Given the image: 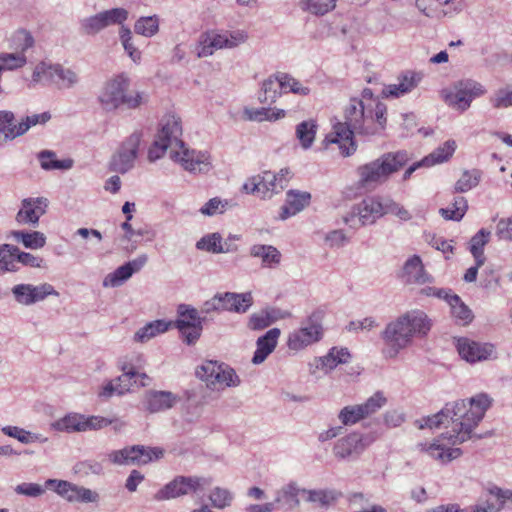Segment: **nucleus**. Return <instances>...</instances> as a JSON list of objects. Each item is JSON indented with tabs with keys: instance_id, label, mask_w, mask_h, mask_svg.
I'll use <instances>...</instances> for the list:
<instances>
[{
	"instance_id": "48",
	"label": "nucleus",
	"mask_w": 512,
	"mask_h": 512,
	"mask_svg": "<svg viewBox=\"0 0 512 512\" xmlns=\"http://www.w3.org/2000/svg\"><path fill=\"white\" fill-rule=\"evenodd\" d=\"M119 39L125 52L131 58V60L134 63H139L141 60V52L134 45L132 31L128 26L122 25V27L119 29Z\"/></svg>"
},
{
	"instance_id": "16",
	"label": "nucleus",
	"mask_w": 512,
	"mask_h": 512,
	"mask_svg": "<svg viewBox=\"0 0 512 512\" xmlns=\"http://www.w3.org/2000/svg\"><path fill=\"white\" fill-rule=\"evenodd\" d=\"M323 336L322 325L314 315L309 316L301 323V326L289 333L287 347L289 350L298 352L308 346L317 343Z\"/></svg>"
},
{
	"instance_id": "40",
	"label": "nucleus",
	"mask_w": 512,
	"mask_h": 512,
	"mask_svg": "<svg viewBox=\"0 0 512 512\" xmlns=\"http://www.w3.org/2000/svg\"><path fill=\"white\" fill-rule=\"evenodd\" d=\"M11 235L28 249H40L46 244V236L40 231H13Z\"/></svg>"
},
{
	"instance_id": "54",
	"label": "nucleus",
	"mask_w": 512,
	"mask_h": 512,
	"mask_svg": "<svg viewBox=\"0 0 512 512\" xmlns=\"http://www.w3.org/2000/svg\"><path fill=\"white\" fill-rule=\"evenodd\" d=\"M14 114L10 111H0V144L3 141L13 140L17 136L12 134L17 130V124L14 123Z\"/></svg>"
},
{
	"instance_id": "30",
	"label": "nucleus",
	"mask_w": 512,
	"mask_h": 512,
	"mask_svg": "<svg viewBox=\"0 0 512 512\" xmlns=\"http://www.w3.org/2000/svg\"><path fill=\"white\" fill-rule=\"evenodd\" d=\"M196 249L213 254L229 253L237 250L236 246L229 245L219 232L208 233L202 236L195 245Z\"/></svg>"
},
{
	"instance_id": "25",
	"label": "nucleus",
	"mask_w": 512,
	"mask_h": 512,
	"mask_svg": "<svg viewBox=\"0 0 512 512\" xmlns=\"http://www.w3.org/2000/svg\"><path fill=\"white\" fill-rule=\"evenodd\" d=\"M147 255L142 254L137 258L125 263L118 267L113 272L107 274L103 279L102 285L104 287H119L127 281L134 273L140 271L146 264Z\"/></svg>"
},
{
	"instance_id": "56",
	"label": "nucleus",
	"mask_w": 512,
	"mask_h": 512,
	"mask_svg": "<svg viewBox=\"0 0 512 512\" xmlns=\"http://www.w3.org/2000/svg\"><path fill=\"white\" fill-rule=\"evenodd\" d=\"M387 404V398L382 391L375 392L364 403L359 404L361 411H363L364 418H367Z\"/></svg>"
},
{
	"instance_id": "45",
	"label": "nucleus",
	"mask_w": 512,
	"mask_h": 512,
	"mask_svg": "<svg viewBox=\"0 0 512 512\" xmlns=\"http://www.w3.org/2000/svg\"><path fill=\"white\" fill-rule=\"evenodd\" d=\"M79 81V75L75 70L69 67H64L58 63L54 85H56L59 89H71L75 87Z\"/></svg>"
},
{
	"instance_id": "44",
	"label": "nucleus",
	"mask_w": 512,
	"mask_h": 512,
	"mask_svg": "<svg viewBox=\"0 0 512 512\" xmlns=\"http://www.w3.org/2000/svg\"><path fill=\"white\" fill-rule=\"evenodd\" d=\"M489 237L490 232L481 229L470 240L469 250L478 265H484L485 263L484 246L488 243Z\"/></svg>"
},
{
	"instance_id": "57",
	"label": "nucleus",
	"mask_w": 512,
	"mask_h": 512,
	"mask_svg": "<svg viewBox=\"0 0 512 512\" xmlns=\"http://www.w3.org/2000/svg\"><path fill=\"white\" fill-rule=\"evenodd\" d=\"M480 177L481 172L479 170L464 171L455 183V191L463 193L471 190L478 185Z\"/></svg>"
},
{
	"instance_id": "29",
	"label": "nucleus",
	"mask_w": 512,
	"mask_h": 512,
	"mask_svg": "<svg viewBox=\"0 0 512 512\" xmlns=\"http://www.w3.org/2000/svg\"><path fill=\"white\" fill-rule=\"evenodd\" d=\"M179 397L170 391H149L145 397V407L151 413L162 412L172 408Z\"/></svg>"
},
{
	"instance_id": "46",
	"label": "nucleus",
	"mask_w": 512,
	"mask_h": 512,
	"mask_svg": "<svg viewBox=\"0 0 512 512\" xmlns=\"http://www.w3.org/2000/svg\"><path fill=\"white\" fill-rule=\"evenodd\" d=\"M468 209L467 200L463 196L455 197L451 205L441 208L439 213L446 220L460 221Z\"/></svg>"
},
{
	"instance_id": "15",
	"label": "nucleus",
	"mask_w": 512,
	"mask_h": 512,
	"mask_svg": "<svg viewBox=\"0 0 512 512\" xmlns=\"http://www.w3.org/2000/svg\"><path fill=\"white\" fill-rule=\"evenodd\" d=\"M122 374L113 380H109L103 384L98 396L103 399H109L114 395L123 396L131 391L132 387L137 384V367L126 360H122L118 364Z\"/></svg>"
},
{
	"instance_id": "42",
	"label": "nucleus",
	"mask_w": 512,
	"mask_h": 512,
	"mask_svg": "<svg viewBox=\"0 0 512 512\" xmlns=\"http://www.w3.org/2000/svg\"><path fill=\"white\" fill-rule=\"evenodd\" d=\"M317 129L318 126L312 119L302 121L296 126V138L299 140V143L304 150H307L312 146Z\"/></svg>"
},
{
	"instance_id": "64",
	"label": "nucleus",
	"mask_w": 512,
	"mask_h": 512,
	"mask_svg": "<svg viewBox=\"0 0 512 512\" xmlns=\"http://www.w3.org/2000/svg\"><path fill=\"white\" fill-rule=\"evenodd\" d=\"M495 108H507L512 106V86L499 89L491 98Z\"/></svg>"
},
{
	"instance_id": "10",
	"label": "nucleus",
	"mask_w": 512,
	"mask_h": 512,
	"mask_svg": "<svg viewBox=\"0 0 512 512\" xmlns=\"http://www.w3.org/2000/svg\"><path fill=\"white\" fill-rule=\"evenodd\" d=\"M287 170H281L279 174L265 171L262 174L249 178L242 187L247 194H255L262 199H270L274 194L280 193L286 186L285 175Z\"/></svg>"
},
{
	"instance_id": "61",
	"label": "nucleus",
	"mask_w": 512,
	"mask_h": 512,
	"mask_svg": "<svg viewBox=\"0 0 512 512\" xmlns=\"http://www.w3.org/2000/svg\"><path fill=\"white\" fill-rule=\"evenodd\" d=\"M324 241L329 248L339 249L350 242V237L343 229H334L325 234Z\"/></svg>"
},
{
	"instance_id": "58",
	"label": "nucleus",
	"mask_w": 512,
	"mask_h": 512,
	"mask_svg": "<svg viewBox=\"0 0 512 512\" xmlns=\"http://www.w3.org/2000/svg\"><path fill=\"white\" fill-rule=\"evenodd\" d=\"M80 28L84 34L96 35L106 28L101 12L85 17L80 21Z\"/></svg>"
},
{
	"instance_id": "24",
	"label": "nucleus",
	"mask_w": 512,
	"mask_h": 512,
	"mask_svg": "<svg viewBox=\"0 0 512 512\" xmlns=\"http://www.w3.org/2000/svg\"><path fill=\"white\" fill-rule=\"evenodd\" d=\"M182 135L181 122L175 115H165L159 124V130L156 138H161L164 143L170 146L172 150L183 148V141L180 139Z\"/></svg>"
},
{
	"instance_id": "37",
	"label": "nucleus",
	"mask_w": 512,
	"mask_h": 512,
	"mask_svg": "<svg viewBox=\"0 0 512 512\" xmlns=\"http://www.w3.org/2000/svg\"><path fill=\"white\" fill-rule=\"evenodd\" d=\"M37 158L43 170H69L73 167V160L70 158L58 160L56 153L51 150H43L38 153Z\"/></svg>"
},
{
	"instance_id": "32",
	"label": "nucleus",
	"mask_w": 512,
	"mask_h": 512,
	"mask_svg": "<svg viewBox=\"0 0 512 512\" xmlns=\"http://www.w3.org/2000/svg\"><path fill=\"white\" fill-rule=\"evenodd\" d=\"M303 490L305 488H300L295 481H290L276 491L275 499L272 503H275V507L278 505L286 506L290 509L295 508L300 504L298 496L300 494L303 495Z\"/></svg>"
},
{
	"instance_id": "18",
	"label": "nucleus",
	"mask_w": 512,
	"mask_h": 512,
	"mask_svg": "<svg viewBox=\"0 0 512 512\" xmlns=\"http://www.w3.org/2000/svg\"><path fill=\"white\" fill-rule=\"evenodd\" d=\"M170 158L192 173H204L210 170V155L207 152L190 150L185 147L170 152Z\"/></svg>"
},
{
	"instance_id": "43",
	"label": "nucleus",
	"mask_w": 512,
	"mask_h": 512,
	"mask_svg": "<svg viewBox=\"0 0 512 512\" xmlns=\"http://www.w3.org/2000/svg\"><path fill=\"white\" fill-rule=\"evenodd\" d=\"M455 150L456 142L454 140H447L443 145L439 146L432 153L423 158L426 167H431L448 161L454 154Z\"/></svg>"
},
{
	"instance_id": "22",
	"label": "nucleus",
	"mask_w": 512,
	"mask_h": 512,
	"mask_svg": "<svg viewBox=\"0 0 512 512\" xmlns=\"http://www.w3.org/2000/svg\"><path fill=\"white\" fill-rule=\"evenodd\" d=\"M48 199L45 197H28L21 201V207L16 214L15 220L20 225L36 227L39 224L48 207Z\"/></svg>"
},
{
	"instance_id": "8",
	"label": "nucleus",
	"mask_w": 512,
	"mask_h": 512,
	"mask_svg": "<svg viewBox=\"0 0 512 512\" xmlns=\"http://www.w3.org/2000/svg\"><path fill=\"white\" fill-rule=\"evenodd\" d=\"M384 215V200L379 196H367L353 205L350 211L342 216V221L350 228L357 229L358 226L375 224Z\"/></svg>"
},
{
	"instance_id": "60",
	"label": "nucleus",
	"mask_w": 512,
	"mask_h": 512,
	"mask_svg": "<svg viewBox=\"0 0 512 512\" xmlns=\"http://www.w3.org/2000/svg\"><path fill=\"white\" fill-rule=\"evenodd\" d=\"M480 285L484 289L496 290L500 287V275L494 265H487L481 272Z\"/></svg>"
},
{
	"instance_id": "14",
	"label": "nucleus",
	"mask_w": 512,
	"mask_h": 512,
	"mask_svg": "<svg viewBox=\"0 0 512 512\" xmlns=\"http://www.w3.org/2000/svg\"><path fill=\"white\" fill-rule=\"evenodd\" d=\"M164 456V450L160 447H145L135 445L109 453V460L117 465H144Z\"/></svg>"
},
{
	"instance_id": "50",
	"label": "nucleus",
	"mask_w": 512,
	"mask_h": 512,
	"mask_svg": "<svg viewBox=\"0 0 512 512\" xmlns=\"http://www.w3.org/2000/svg\"><path fill=\"white\" fill-rule=\"evenodd\" d=\"M208 498L212 507L223 510L232 505L234 493L227 488L215 487L211 490Z\"/></svg>"
},
{
	"instance_id": "34",
	"label": "nucleus",
	"mask_w": 512,
	"mask_h": 512,
	"mask_svg": "<svg viewBox=\"0 0 512 512\" xmlns=\"http://www.w3.org/2000/svg\"><path fill=\"white\" fill-rule=\"evenodd\" d=\"M171 325V321H166L164 319L148 322L135 332L133 340L138 343H146L156 336L167 332Z\"/></svg>"
},
{
	"instance_id": "20",
	"label": "nucleus",
	"mask_w": 512,
	"mask_h": 512,
	"mask_svg": "<svg viewBox=\"0 0 512 512\" xmlns=\"http://www.w3.org/2000/svg\"><path fill=\"white\" fill-rule=\"evenodd\" d=\"M11 291L15 301L24 306H31L43 301L48 296H59V293L49 283H42L36 286L32 284H17Z\"/></svg>"
},
{
	"instance_id": "3",
	"label": "nucleus",
	"mask_w": 512,
	"mask_h": 512,
	"mask_svg": "<svg viewBox=\"0 0 512 512\" xmlns=\"http://www.w3.org/2000/svg\"><path fill=\"white\" fill-rule=\"evenodd\" d=\"M430 328V320L423 311L412 310L397 317L381 332L383 356L387 359L396 358L401 350L412 343L414 336L426 335Z\"/></svg>"
},
{
	"instance_id": "59",
	"label": "nucleus",
	"mask_w": 512,
	"mask_h": 512,
	"mask_svg": "<svg viewBox=\"0 0 512 512\" xmlns=\"http://www.w3.org/2000/svg\"><path fill=\"white\" fill-rule=\"evenodd\" d=\"M106 28L111 25H119L120 28L127 21L129 12L125 8L117 7L101 11Z\"/></svg>"
},
{
	"instance_id": "38",
	"label": "nucleus",
	"mask_w": 512,
	"mask_h": 512,
	"mask_svg": "<svg viewBox=\"0 0 512 512\" xmlns=\"http://www.w3.org/2000/svg\"><path fill=\"white\" fill-rule=\"evenodd\" d=\"M58 63L50 61L39 62L32 73V82L43 85H54Z\"/></svg>"
},
{
	"instance_id": "13",
	"label": "nucleus",
	"mask_w": 512,
	"mask_h": 512,
	"mask_svg": "<svg viewBox=\"0 0 512 512\" xmlns=\"http://www.w3.org/2000/svg\"><path fill=\"white\" fill-rule=\"evenodd\" d=\"M141 139L142 133L135 131L120 143L109 162L111 171L126 174L134 168Z\"/></svg>"
},
{
	"instance_id": "27",
	"label": "nucleus",
	"mask_w": 512,
	"mask_h": 512,
	"mask_svg": "<svg viewBox=\"0 0 512 512\" xmlns=\"http://www.w3.org/2000/svg\"><path fill=\"white\" fill-rule=\"evenodd\" d=\"M422 75L417 72L407 71L398 78V83L385 86L383 94L386 97L398 98L411 92L420 83Z\"/></svg>"
},
{
	"instance_id": "35",
	"label": "nucleus",
	"mask_w": 512,
	"mask_h": 512,
	"mask_svg": "<svg viewBox=\"0 0 512 512\" xmlns=\"http://www.w3.org/2000/svg\"><path fill=\"white\" fill-rule=\"evenodd\" d=\"M304 500L321 508H328L335 503L341 493L335 489H305L303 490Z\"/></svg>"
},
{
	"instance_id": "21",
	"label": "nucleus",
	"mask_w": 512,
	"mask_h": 512,
	"mask_svg": "<svg viewBox=\"0 0 512 512\" xmlns=\"http://www.w3.org/2000/svg\"><path fill=\"white\" fill-rule=\"evenodd\" d=\"M456 348L460 357L469 363L496 358L495 347L490 343H481L463 337L457 340Z\"/></svg>"
},
{
	"instance_id": "28",
	"label": "nucleus",
	"mask_w": 512,
	"mask_h": 512,
	"mask_svg": "<svg viewBox=\"0 0 512 512\" xmlns=\"http://www.w3.org/2000/svg\"><path fill=\"white\" fill-rule=\"evenodd\" d=\"M280 329L272 328L256 341V350L252 357V363L259 365L274 351L280 336Z\"/></svg>"
},
{
	"instance_id": "36",
	"label": "nucleus",
	"mask_w": 512,
	"mask_h": 512,
	"mask_svg": "<svg viewBox=\"0 0 512 512\" xmlns=\"http://www.w3.org/2000/svg\"><path fill=\"white\" fill-rule=\"evenodd\" d=\"M278 72L265 79L261 84L258 99L263 104H273L282 95Z\"/></svg>"
},
{
	"instance_id": "55",
	"label": "nucleus",
	"mask_w": 512,
	"mask_h": 512,
	"mask_svg": "<svg viewBox=\"0 0 512 512\" xmlns=\"http://www.w3.org/2000/svg\"><path fill=\"white\" fill-rule=\"evenodd\" d=\"M365 419L359 404L343 407L338 413L341 426H352Z\"/></svg>"
},
{
	"instance_id": "52",
	"label": "nucleus",
	"mask_w": 512,
	"mask_h": 512,
	"mask_svg": "<svg viewBox=\"0 0 512 512\" xmlns=\"http://www.w3.org/2000/svg\"><path fill=\"white\" fill-rule=\"evenodd\" d=\"M51 119V114L49 112H42L39 114H32L26 116L25 119L20 121L17 124V130L12 134V136H21L25 134L31 127L36 125H44Z\"/></svg>"
},
{
	"instance_id": "39",
	"label": "nucleus",
	"mask_w": 512,
	"mask_h": 512,
	"mask_svg": "<svg viewBox=\"0 0 512 512\" xmlns=\"http://www.w3.org/2000/svg\"><path fill=\"white\" fill-rule=\"evenodd\" d=\"M1 432L11 438L17 439L22 444L45 443L47 438L18 426L7 425L1 428Z\"/></svg>"
},
{
	"instance_id": "47",
	"label": "nucleus",
	"mask_w": 512,
	"mask_h": 512,
	"mask_svg": "<svg viewBox=\"0 0 512 512\" xmlns=\"http://www.w3.org/2000/svg\"><path fill=\"white\" fill-rule=\"evenodd\" d=\"M136 34L150 38L159 31V18L157 15L143 16L136 20L134 24Z\"/></svg>"
},
{
	"instance_id": "51",
	"label": "nucleus",
	"mask_w": 512,
	"mask_h": 512,
	"mask_svg": "<svg viewBox=\"0 0 512 512\" xmlns=\"http://www.w3.org/2000/svg\"><path fill=\"white\" fill-rule=\"evenodd\" d=\"M337 0H302L300 7L303 11L316 16H322L333 10Z\"/></svg>"
},
{
	"instance_id": "62",
	"label": "nucleus",
	"mask_w": 512,
	"mask_h": 512,
	"mask_svg": "<svg viewBox=\"0 0 512 512\" xmlns=\"http://www.w3.org/2000/svg\"><path fill=\"white\" fill-rule=\"evenodd\" d=\"M12 43L18 53H24L34 45V38L27 30H18L12 36Z\"/></svg>"
},
{
	"instance_id": "41",
	"label": "nucleus",
	"mask_w": 512,
	"mask_h": 512,
	"mask_svg": "<svg viewBox=\"0 0 512 512\" xmlns=\"http://www.w3.org/2000/svg\"><path fill=\"white\" fill-rule=\"evenodd\" d=\"M278 78L280 81V89L283 93H293L300 96H307L311 92L309 86L288 73L278 72Z\"/></svg>"
},
{
	"instance_id": "2",
	"label": "nucleus",
	"mask_w": 512,
	"mask_h": 512,
	"mask_svg": "<svg viewBox=\"0 0 512 512\" xmlns=\"http://www.w3.org/2000/svg\"><path fill=\"white\" fill-rule=\"evenodd\" d=\"M371 107L361 104L357 98L350 99L344 110L345 122L335 124L325 141L338 144L342 155L350 156L356 151L354 134L370 137L382 133L387 122L386 114L380 115Z\"/></svg>"
},
{
	"instance_id": "9",
	"label": "nucleus",
	"mask_w": 512,
	"mask_h": 512,
	"mask_svg": "<svg viewBox=\"0 0 512 512\" xmlns=\"http://www.w3.org/2000/svg\"><path fill=\"white\" fill-rule=\"evenodd\" d=\"M196 375L212 390L238 387L241 383L232 367L217 361H206L196 370Z\"/></svg>"
},
{
	"instance_id": "26",
	"label": "nucleus",
	"mask_w": 512,
	"mask_h": 512,
	"mask_svg": "<svg viewBox=\"0 0 512 512\" xmlns=\"http://www.w3.org/2000/svg\"><path fill=\"white\" fill-rule=\"evenodd\" d=\"M311 201V194L306 191L289 190L286 193L285 204L281 207L279 218L286 220L303 211Z\"/></svg>"
},
{
	"instance_id": "19",
	"label": "nucleus",
	"mask_w": 512,
	"mask_h": 512,
	"mask_svg": "<svg viewBox=\"0 0 512 512\" xmlns=\"http://www.w3.org/2000/svg\"><path fill=\"white\" fill-rule=\"evenodd\" d=\"M46 485L69 502L93 503L99 499L97 492L65 480L48 479Z\"/></svg>"
},
{
	"instance_id": "17",
	"label": "nucleus",
	"mask_w": 512,
	"mask_h": 512,
	"mask_svg": "<svg viewBox=\"0 0 512 512\" xmlns=\"http://www.w3.org/2000/svg\"><path fill=\"white\" fill-rule=\"evenodd\" d=\"M373 439L361 432H351L339 438L333 446V455L339 460H356Z\"/></svg>"
},
{
	"instance_id": "33",
	"label": "nucleus",
	"mask_w": 512,
	"mask_h": 512,
	"mask_svg": "<svg viewBox=\"0 0 512 512\" xmlns=\"http://www.w3.org/2000/svg\"><path fill=\"white\" fill-rule=\"evenodd\" d=\"M249 254L253 258L261 259L263 268H274L281 262V253L273 245L254 244L249 249Z\"/></svg>"
},
{
	"instance_id": "63",
	"label": "nucleus",
	"mask_w": 512,
	"mask_h": 512,
	"mask_svg": "<svg viewBox=\"0 0 512 512\" xmlns=\"http://www.w3.org/2000/svg\"><path fill=\"white\" fill-rule=\"evenodd\" d=\"M385 215L391 214L400 219L401 221H409L412 219V214L403 205L394 201L393 199H384Z\"/></svg>"
},
{
	"instance_id": "31",
	"label": "nucleus",
	"mask_w": 512,
	"mask_h": 512,
	"mask_svg": "<svg viewBox=\"0 0 512 512\" xmlns=\"http://www.w3.org/2000/svg\"><path fill=\"white\" fill-rule=\"evenodd\" d=\"M223 303L222 308L223 311L235 312V313H245L250 307L253 305V296L251 292L245 293H234V292H225L222 293Z\"/></svg>"
},
{
	"instance_id": "6",
	"label": "nucleus",
	"mask_w": 512,
	"mask_h": 512,
	"mask_svg": "<svg viewBox=\"0 0 512 512\" xmlns=\"http://www.w3.org/2000/svg\"><path fill=\"white\" fill-rule=\"evenodd\" d=\"M248 35L243 30L218 32L215 30L202 33L196 46L198 58H205L220 49H233L246 42Z\"/></svg>"
},
{
	"instance_id": "53",
	"label": "nucleus",
	"mask_w": 512,
	"mask_h": 512,
	"mask_svg": "<svg viewBox=\"0 0 512 512\" xmlns=\"http://www.w3.org/2000/svg\"><path fill=\"white\" fill-rule=\"evenodd\" d=\"M232 207V203L230 200L221 199L219 197H214L208 200L201 208L200 213L204 216L212 217L216 215L223 214L229 208Z\"/></svg>"
},
{
	"instance_id": "5",
	"label": "nucleus",
	"mask_w": 512,
	"mask_h": 512,
	"mask_svg": "<svg viewBox=\"0 0 512 512\" xmlns=\"http://www.w3.org/2000/svg\"><path fill=\"white\" fill-rule=\"evenodd\" d=\"M410 160L407 151L388 152L357 168L358 183L365 189H375L402 169Z\"/></svg>"
},
{
	"instance_id": "11",
	"label": "nucleus",
	"mask_w": 512,
	"mask_h": 512,
	"mask_svg": "<svg viewBox=\"0 0 512 512\" xmlns=\"http://www.w3.org/2000/svg\"><path fill=\"white\" fill-rule=\"evenodd\" d=\"M212 483L211 478L199 476H178L155 494L158 501L174 499L191 493L203 492Z\"/></svg>"
},
{
	"instance_id": "7",
	"label": "nucleus",
	"mask_w": 512,
	"mask_h": 512,
	"mask_svg": "<svg viewBox=\"0 0 512 512\" xmlns=\"http://www.w3.org/2000/svg\"><path fill=\"white\" fill-rule=\"evenodd\" d=\"M485 88L477 81L466 79L454 83L452 86L441 90L440 95L446 105L452 109L465 112L471 106L472 101L484 95Z\"/></svg>"
},
{
	"instance_id": "23",
	"label": "nucleus",
	"mask_w": 512,
	"mask_h": 512,
	"mask_svg": "<svg viewBox=\"0 0 512 512\" xmlns=\"http://www.w3.org/2000/svg\"><path fill=\"white\" fill-rule=\"evenodd\" d=\"M399 278L407 285H423L432 281L418 255H412L404 262Z\"/></svg>"
},
{
	"instance_id": "12",
	"label": "nucleus",
	"mask_w": 512,
	"mask_h": 512,
	"mask_svg": "<svg viewBox=\"0 0 512 512\" xmlns=\"http://www.w3.org/2000/svg\"><path fill=\"white\" fill-rule=\"evenodd\" d=\"M108 423L103 416L71 412L54 421L51 428L58 432L83 433L101 430L107 427Z\"/></svg>"
},
{
	"instance_id": "4",
	"label": "nucleus",
	"mask_w": 512,
	"mask_h": 512,
	"mask_svg": "<svg viewBox=\"0 0 512 512\" xmlns=\"http://www.w3.org/2000/svg\"><path fill=\"white\" fill-rule=\"evenodd\" d=\"M132 79L125 73L115 74L105 80L97 93L99 107L107 113L121 109L136 110L149 101L144 90H131Z\"/></svg>"
},
{
	"instance_id": "1",
	"label": "nucleus",
	"mask_w": 512,
	"mask_h": 512,
	"mask_svg": "<svg viewBox=\"0 0 512 512\" xmlns=\"http://www.w3.org/2000/svg\"><path fill=\"white\" fill-rule=\"evenodd\" d=\"M492 398L486 393H479L466 400L447 403L438 413L419 421V428H448L433 441L421 442L418 448L432 459L447 464L461 456L462 450L453 446L461 444L472 437L486 411L492 405Z\"/></svg>"
},
{
	"instance_id": "49",
	"label": "nucleus",
	"mask_w": 512,
	"mask_h": 512,
	"mask_svg": "<svg viewBox=\"0 0 512 512\" xmlns=\"http://www.w3.org/2000/svg\"><path fill=\"white\" fill-rule=\"evenodd\" d=\"M203 323V319L199 316V312L197 309L181 304L178 307V319L175 322V326L177 328L188 327L192 324H201Z\"/></svg>"
}]
</instances>
